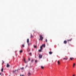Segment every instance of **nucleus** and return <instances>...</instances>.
<instances>
[{"label": "nucleus", "instance_id": "473e14b6", "mask_svg": "<svg viewBox=\"0 0 76 76\" xmlns=\"http://www.w3.org/2000/svg\"><path fill=\"white\" fill-rule=\"evenodd\" d=\"M1 73H0V75H1Z\"/></svg>", "mask_w": 76, "mask_h": 76}, {"label": "nucleus", "instance_id": "4468645a", "mask_svg": "<svg viewBox=\"0 0 76 76\" xmlns=\"http://www.w3.org/2000/svg\"><path fill=\"white\" fill-rule=\"evenodd\" d=\"M33 37H34V36H33L31 34V38H32Z\"/></svg>", "mask_w": 76, "mask_h": 76}, {"label": "nucleus", "instance_id": "f257e3e1", "mask_svg": "<svg viewBox=\"0 0 76 76\" xmlns=\"http://www.w3.org/2000/svg\"><path fill=\"white\" fill-rule=\"evenodd\" d=\"M40 38L39 39V40H40V39H41L42 41L43 39H44V37H42V35H41L39 36Z\"/></svg>", "mask_w": 76, "mask_h": 76}, {"label": "nucleus", "instance_id": "aec40b11", "mask_svg": "<svg viewBox=\"0 0 76 76\" xmlns=\"http://www.w3.org/2000/svg\"><path fill=\"white\" fill-rule=\"evenodd\" d=\"M45 40H46L45 41H46V42H47V41H48L47 39H46Z\"/></svg>", "mask_w": 76, "mask_h": 76}, {"label": "nucleus", "instance_id": "7c9ffc66", "mask_svg": "<svg viewBox=\"0 0 76 76\" xmlns=\"http://www.w3.org/2000/svg\"><path fill=\"white\" fill-rule=\"evenodd\" d=\"M29 44V45H31V43Z\"/></svg>", "mask_w": 76, "mask_h": 76}, {"label": "nucleus", "instance_id": "2eb2a0df", "mask_svg": "<svg viewBox=\"0 0 76 76\" xmlns=\"http://www.w3.org/2000/svg\"><path fill=\"white\" fill-rule=\"evenodd\" d=\"M23 52V50H21L20 51V53H22Z\"/></svg>", "mask_w": 76, "mask_h": 76}, {"label": "nucleus", "instance_id": "4be33fe9", "mask_svg": "<svg viewBox=\"0 0 76 76\" xmlns=\"http://www.w3.org/2000/svg\"><path fill=\"white\" fill-rule=\"evenodd\" d=\"M41 67L42 69H44V67L42 66H41Z\"/></svg>", "mask_w": 76, "mask_h": 76}, {"label": "nucleus", "instance_id": "5701e85b", "mask_svg": "<svg viewBox=\"0 0 76 76\" xmlns=\"http://www.w3.org/2000/svg\"><path fill=\"white\" fill-rule=\"evenodd\" d=\"M37 46H34V48H37Z\"/></svg>", "mask_w": 76, "mask_h": 76}, {"label": "nucleus", "instance_id": "bb28decb", "mask_svg": "<svg viewBox=\"0 0 76 76\" xmlns=\"http://www.w3.org/2000/svg\"><path fill=\"white\" fill-rule=\"evenodd\" d=\"M44 47H45V45H44V46H43Z\"/></svg>", "mask_w": 76, "mask_h": 76}, {"label": "nucleus", "instance_id": "1a4fd4ad", "mask_svg": "<svg viewBox=\"0 0 76 76\" xmlns=\"http://www.w3.org/2000/svg\"><path fill=\"white\" fill-rule=\"evenodd\" d=\"M58 65L60 64V62L59 61H58Z\"/></svg>", "mask_w": 76, "mask_h": 76}, {"label": "nucleus", "instance_id": "393cba45", "mask_svg": "<svg viewBox=\"0 0 76 76\" xmlns=\"http://www.w3.org/2000/svg\"><path fill=\"white\" fill-rule=\"evenodd\" d=\"M35 63H37V60H36L35 61Z\"/></svg>", "mask_w": 76, "mask_h": 76}, {"label": "nucleus", "instance_id": "a211bd4d", "mask_svg": "<svg viewBox=\"0 0 76 76\" xmlns=\"http://www.w3.org/2000/svg\"><path fill=\"white\" fill-rule=\"evenodd\" d=\"M22 47H25V45H24V44H23L22 45Z\"/></svg>", "mask_w": 76, "mask_h": 76}, {"label": "nucleus", "instance_id": "c85d7f7f", "mask_svg": "<svg viewBox=\"0 0 76 76\" xmlns=\"http://www.w3.org/2000/svg\"><path fill=\"white\" fill-rule=\"evenodd\" d=\"M31 61L33 62V61H34V59L32 60Z\"/></svg>", "mask_w": 76, "mask_h": 76}, {"label": "nucleus", "instance_id": "412c9836", "mask_svg": "<svg viewBox=\"0 0 76 76\" xmlns=\"http://www.w3.org/2000/svg\"><path fill=\"white\" fill-rule=\"evenodd\" d=\"M29 55H30V56H32V53H30L29 54Z\"/></svg>", "mask_w": 76, "mask_h": 76}, {"label": "nucleus", "instance_id": "423d86ee", "mask_svg": "<svg viewBox=\"0 0 76 76\" xmlns=\"http://www.w3.org/2000/svg\"><path fill=\"white\" fill-rule=\"evenodd\" d=\"M30 75H31V72H28V76H30Z\"/></svg>", "mask_w": 76, "mask_h": 76}, {"label": "nucleus", "instance_id": "0eeeda50", "mask_svg": "<svg viewBox=\"0 0 76 76\" xmlns=\"http://www.w3.org/2000/svg\"><path fill=\"white\" fill-rule=\"evenodd\" d=\"M64 43L65 44H67V41H66V40H65V41H64Z\"/></svg>", "mask_w": 76, "mask_h": 76}, {"label": "nucleus", "instance_id": "20e7f679", "mask_svg": "<svg viewBox=\"0 0 76 76\" xmlns=\"http://www.w3.org/2000/svg\"><path fill=\"white\" fill-rule=\"evenodd\" d=\"M42 55H41V54H39V58H42Z\"/></svg>", "mask_w": 76, "mask_h": 76}, {"label": "nucleus", "instance_id": "c756f323", "mask_svg": "<svg viewBox=\"0 0 76 76\" xmlns=\"http://www.w3.org/2000/svg\"><path fill=\"white\" fill-rule=\"evenodd\" d=\"M73 76H75V75H73Z\"/></svg>", "mask_w": 76, "mask_h": 76}, {"label": "nucleus", "instance_id": "2f4dec72", "mask_svg": "<svg viewBox=\"0 0 76 76\" xmlns=\"http://www.w3.org/2000/svg\"><path fill=\"white\" fill-rule=\"evenodd\" d=\"M3 61V63H4V61Z\"/></svg>", "mask_w": 76, "mask_h": 76}, {"label": "nucleus", "instance_id": "f8f14e48", "mask_svg": "<svg viewBox=\"0 0 76 76\" xmlns=\"http://www.w3.org/2000/svg\"><path fill=\"white\" fill-rule=\"evenodd\" d=\"M50 54H52L53 53H52V52H50L49 53Z\"/></svg>", "mask_w": 76, "mask_h": 76}, {"label": "nucleus", "instance_id": "f3484780", "mask_svg": "<svg viewBox=\"0 0 76 76\" xmlns=\"http://www.w3.org/2000/svg\"><path fill=\"white\" fill-rule=\"evenodd\" d=\"M75 63H74L73 65V67H75Z\"/></svg>", "mask_w": 76, "mask_h": 76}, {"label": "nucleus", "instance_id": "b1692460", "mask_svg": "<svg viewBox=\"0 0 76 76\" xmlns=\"http://www.w3.org/2000/svg\"><path fill=\"white\" fill-rule=\"evenodd\" d=\"M23 69H24V68H23V67H22V68L21 69V70H23Z\"/></svg>", "mask_w": 76, "mask_h": 76}, {"label": "nucleus", "instance_id": "f03ea898", "mask_svg": "<svg viewBox=\"0 0 76 76\" xmlns=\"http://www.w3.org/2000/svg\"><path fill=\"white\" fill-rule=\"evenodd\" d=\"M44 46V45H42V46L40 47V49L39 50V52H41L42 49V47Z\"/></svg>", "mask_w": 76, "mask_h": 76}, {"label": "nucleus", "instance_id": "9b49d317", "mask_svg": "<svg viewBox=\"0 0 76 76\" xmlns=\"http://www.w3.org/2000/svg\"><path fill=\"white\" fill-rule=\"evenodd\" d=\"M1 72H3V68H2V69H1Z\"/></svg>", "mask_w": 76, "mask_h": 76}, {"label": "nucleus", "instance_id": "6e6552de", "mask_svg": "<svg viewBox=\"0 0 76 76\" xmlns=\"http://www.w3.org/2000/svg\"><path fill=\"white\" fill-rule=\"evenodd\" d=\"M63 60H67V57L65 56V58H63Z\"/></svg>", "mask_w": 76, "mask_h": 76}, {"label": "nucleus", "instance_id": "a878e982", "mask_svg": "<svg viewBox=\"0 0 76 76\" xmlns=\"http://www.w3.org/2000/svg\"><path fill=\"white\" fill-rule=\"evenodd\" d=\"M20 76H24V75H22H22H20Z\"/></svg>", "mask_w": 76, "mask_h": 76}, {"label": "nucleus", "instance_id": "6ab92c4d", "mask_svg": "<svg viewBox=\"0 0 76 76\" xmlns=\"http://www.w3.org/2000/svg\"><path fill=\"white\" fill-rule=\"evenodd\" d=\"M16 71V70H15V71H13V73H15V72Z\"/></svg>", "mask_w": 76, "mask_h": 76}, {"label": "nucleus", "instance_id": "ddd939ff", "mask_svg": "<svg viewBox=\"0 0 76 76\" xmlns=\"http://www.w3.org/2000/svg\"><path fill=\"white\" fill-rule=\"evenodd\" d=\"M24 61L26 63V61L25 60V59H24Z\"/></svg>", "mask_w": 76, "mask_h": 76}, {"label": "nucleus", "instance_id": "39448f33", "mask_svg": "<svg viewBox=\"0 0 76 76\" xmlns=\"http://www.w3.org/2000/svg\"><path fill=\"white\" fill-rule=\"evenodd\" d=\"M10 65L9 64H7V67H9Z\"/></svg>", "mask_w": 76, "mask_h": 76}, {"label": "nucleus", "instance_id": "9d476101", "mask_svg": "<svg viewBox=\"0 0 76 76\" xmlns=\"http://www.w3.org/2000/svg\"><path fill=\"white\" fill-rule=\"evenodd\" d=\"M72 39H68L67 40V41H68V42H69V41H71Z\"/></svg>", "mask_w": 76, "mask_h": 76}, {"label": "nucleus", "instance_id": "7ed1b4c3", "mask_svg": "<svg viewBox=\"0 0 76 76\" xmlns=\"http://www.w3.org/2000/svg\"><path fill=\"white\" fill-rule=\"evenodd\" d=\"M27 43L28 44V45L29 46V39H27Z\"/></svg>", "mask_w": 76, "mask_h": 76}, {"label": "nucleus", "instance_id": "dca6fc26", "mask_svg": "<svg viewBox=\"0 0 76 76\" xmlns=\"http://www.w3.org/2000/svg\"><path fill=\"white\" fill-rule=\"evenodd\" d=\"M73 58H70V59L71 60H73Z\"/></svg>", "mask_w": 76, "mask_h": 76}, {"label": "nucleus", "instance_id": "cd10ccee", "mask_svg": "<svg viewBox=\"0 0 76 76\" xmlns=\"http://www.w3.org/2000/svg\"><path fill=\"white\" fill-rule=\"evenodd\" d=\"M28 61H30V58H28Z\"/></svg>", "mask_w": 76, "mask_h": 76}]
</instances>
